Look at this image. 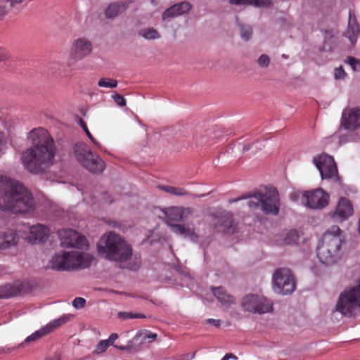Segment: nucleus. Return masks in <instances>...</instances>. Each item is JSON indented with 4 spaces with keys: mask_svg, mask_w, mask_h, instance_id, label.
I'll use <instances>...</instances> for the list:
<instances>
[{
    "mask_svg": "<svg viewBox=\"0 0 360 360\" xmlns=\"http://www.w3.org/2000/svg\"><path fill=\"white\" fill-rule=\"evenodd\" d=\"M27 139L33 147L22 152V163L28 172L39 174L53 163L56 150L53 139L47 130L41 127L30 131Z\"/></svg>",
    "mask_w": 360,
    "mask_h": 360,
    "instance_id": "nucleus-1",
    "label": "nucleus"
},
{
    "mask_svg": "<svg viewBox=\"0 0 360 360\" xmlns=\"http://www.w3.org/2000/svg\"><path fill=\"white\" fill-rule=\"evenodd\" d=\"M35 202L32 193L20 181L0 175V210L13 213L34 210Z\"/></svg>",
    "mask_w": 360,
    "mask_h": 360,
    "instance_id": "nucleus-2",
    "label": "nucleus"
},
{
    "mask_svg": "<svg viewBox=\"0 0 360 360\" xmlns=\"http://www.w3.org/2000/svg\"><path fill=\"white\" fill-rule=\"evenodd\" d=\"M98 252L105 258L115 261L123 268L137 270L141 259L132 252L131 245L122 236L110 231L105 233L97 243Z\"/></svg>",
    "mask_w": 360,
    "mask_h": 360,
    "instance_id": "nucleus-3",
    "label": "nucleus"
},
{
    "mask_svg": "<svg viewBox=\"0 0 360 360\" xmlns=\"http://www.w3.org/2000/svg\"><path fill=\"white\" fill-rule=\"evenodd\" d=\"M342 231L338 226H332L323 234L316 249L319 261L330 266L338 262L342 255Z\"/></svg>",
    "mask_w": 360,
    "mask_h": 360,
    "instance_id": "nucleus-4",
    "label": "nucleus"
},
{
    "mask_svg": "<svg viewBox=\"0 0 360 360\" xmlns=\"http://www.w3.org/2000/svg\"><path fill=\"white\" fill-rule=\"evenodd\" d=\"M247 200L246 205L250 210H261L265 214L277 215L280 210V198L277 190L274 188L259 191L248 196L229 200V203Z\"/></svg>",
    "mask_w": 360,
    "mask_h": 360,
    "instance_id": "nucleus-5",
    "label": "nucleus"
},
{
    "mask_svg": "<svg viewBox=\"0 0 360 360\" xmlns=\"http://www.w3.org/2000/svg\"><path fill=\"white\" fill-rule=\"evenodd\" d=\"M165 222L170 227L172 231L176 235L188 238L192 241L198 240V234L195 229L189 224H179L172 222L184 221L189 219L193 213L191 207L173 206L162 210Z\"/></svg>",
    "mask_w": 360,
    "mask_h": 360,
    "instance_id": "nucleus-6",
    "label": "nucleus"
},
{
    "mask_svg": "<svg viewBox=\"0 0 360 360\" xmlns=\"http://www.w3.org/2000/svg\"><path fill=\"white\" fill-rule=\"evenodd\" d=\"M94 257L93 255L79 251H60L51 259V268L57 271H70L89 267Z\"/></svg>",
    "mask_w": 360,
    "mask_h": 360,
    "instance_id": "nucleus-7",
    "label": "nucleus"
},
{
    "mask_svg": "<svg viewBox=\"0 0 360 360\" xmlns=\"http://www.w3.org/2000/svg\"><path fill=\"white\" fill-rule=\"evenodd\" d=\"M335 308L337 311L348 317L360 312V280L340 294Z\"/></svg>",
    "mask_w": 360,
    "mask_h": 360,
    "instance_id": "nucleus-8",
    "label": "nucleus"
},
{
    "mask_svg": "<svg viewBox=\"0 0 360 360\" xmlns=\"http://www.w3.org/2000/svg\"><path fill=\"white\" fill-rule=\"evenodd\" d=\"M73 153L77 160L92 173H101L105 169V162L92 153L89 147L84 143H76Z\"/></svg>",
    "mask_w": 360,
    "mask_h": 360,
    "instance_id": "nucleus-9",
    "label": "nucleus"
},
{
    "mask_svg": "<svg viewBox=\"0 0 360 360\" xmlns=\"http://www.w3.org/2000/svg\"><path fill=\"white\" fill-rule=\"evenodd\" d=\"M244 311L252 314H266L272 311L273 302L267 297L259 294H248L240 300Z\"/></svg>",
    "mask_w": 360,
    "mask_h": 360,
    "instance_id": "nucleus-10",
    "label": "nucleus"
},
{
    "mask_svg": "<svg viewBox=\"0 0 360 360\" xmlns=\"http://www.w3.org/2000/svg\"><path fill=\"white\" fill-rule=\"evenodd\" d=\"M92 51L93 44L88 38L80 37L73 39L67 60L68 67L73 68L77 63L90 56Z\"/></svg>",
    "mask_w": 360,
    "mask_h": 360,
    "instance_id": "nucleus-11",
    "label": "nucleus"
},
{
    "mask_svg": "<svg viewBox=\"0 0 360 360\" xmlns=\"http://www.w3.org/2000/svg\"><path fill=\"white\" fill-rule=\"evenodd\" d=\"M295 194L303 205L310 209L321 210L326 207L329 202V195L322 188L298 191Z\"/></svg>",
    "mask_w": 360,
    "mask_h": 360,
    "instance_id": "nucleus-12",
    "label": "nucleus"
},
{
    "mask_svg": "<svg viewBox=\"0 0 360 360\" xmlns=\"http://www.w3.org/2000/svg\"><path fill=\"white\" fill-rule=\"evenodd\" d=\"M273 289L281 295L292 293L295 290V282L291 271L286 268L276 269L272 276Z\"/></svg>",
    "mask_w": 360,
    "mask_h": 360,
    "instance_id": "nucleus-13",
    "label": "nucleus"
},
{
    "mask_svg": "<svg viewBox=\"0 0 360 360\" xmlns=\"http://www.w3.org/2000/svg\"><path fill=\"white\" fill-rule=\"evenodd\" d=\"M60 245L65 248H76L87 250L89 248L86 237L71 229H63L58 232Z\"/></svg>",
    "mask_w": 360,
    "mask_h": 360,
    "instance_id": "nucleus-14",
    "label": "nucleus"
},
{
    "mask_svg": "<svg viewBox=\"0 0 360 360\" xmlns=\"http://www.w3.org/2000/svg\"><path fill=\"white\" fill-rule=\"evenodd\" d=\"M313 162L319 169L321 179H332L338 176V169L332 156L321 154L315 156Z\"/></svg>",
    "mask_w": 360,
    "mask_h": 360,
    "instance_id": "nucleus-15",
    "label": "nucleus"
},
{
    "mask_svg": "<svg viewBox=\"0 0 360 360\" xmlns=\"http://www.w3.org/2000/svg\"><path fill=\"white\" fill-rule=\"evenodd\" d=\"M340 126L349 131L359 129L360 127V108H345L342 113Z\"/></svg>",
    "mask_w": 360,
    "mask_h": 360,
    "instance_id": "nucleus-16",
    "label": "nucleus"
},
{
    "mask_svg": "<svg viewBox=\"0 0 360 360\" xmlns=\"http://www.w3.org/2000/svg\"><path fill=\"white\" fill-rule=\"evenodd\" d=\"M21 230L29 231V236L26 238L32 243L45 240L48 238L50 233L49 228L42 224H37L31 226L24 224Z\"/></svg>",
    "mask_w": 360,
    "mask_h": 360,
    "instance_id": "nucleus-17",
    "label": "nucleus"
},
{
    "mask_svg": "<svg viewBox=\"0 0 360 360\" xmlns=\"http://www.w3.org/2000/svg\"><path fill=\"white\" fill-rule=\"evenodd\" d=\"M354 213L352 205L345 198H341L334 212L331 213L332 219L335 221H343Z\"/></svg>",
    "mask_w": 360,
    "mask_h": 360,
    "instance_id": "nucleus-18",
    "label": "nucleus"
},
{
    "mask_svg": "<svg viewBox=\"0 0 360 360\" xmlns=\"http://www.w3.org/2000/svg\"><path fill=\"white\" fill-rule=\"evenodd\" d=\"M191 8V4L187 1L176 4L162 13V19L164 21H170L173 18L188 13Z\"/></svg>",
    "mask_w": 360,
    "mask_h": 360,
    "instance_id": "nucleus-19",
    "label": "nucleus"
},
{
    "mask_svg": "<svg viewBox=\"0 0 360 360\" xmlns=\"http://www.w3.org/2000/svg\"><path fill=\"white\" fill-rule=\"evenodd\" d=\"M133 3V0H120L111 3L105 9V15L108 19H115L129 9Z\"/></svg>",
    "mask_w": 360,
    "mask_h": 360,
    "instance_id": "nucleus-20",
    "label": "nucleus"
},
{
    "mask_svg": "<svg viewBox=\"0 0 360 360\" xmlns=\"http://www.w3.org/2000/svg\"><path fill=\"white\" fill-rule=\"evenodd\" d=\"M19 236L13 230L8 229L0 233V249L6 250L17 245Z\"/></svg>",
    "mask_w": 360,
    "mask_h": 360,
    "instance_id": "nucleus-21",
    "label": "nucleus"
},
{
    "mask_svg": "<svg viewBox=\"0 0 360 360\" xmlns=\"http://www.w3.org/2000/svg\"><path fill=\"white\" fill-rule=\"evenodd\" d=\"M216 229L218 231L233 233L234 229L232 214L229 212H224L220 218L217 219Z\"/></svg>",
    "mask_w": 360,
    "mask_h": 360,
    "instance_id": "nucleus-22",
    "label": "nucleus"
},
{
    "mask_svg": "<svg viewBox=\"0 0 360 360\" xmlns=\"http://www.w3.org/2000/svg\"><path fill=\"white\" fill-rule=\"evenodd\" d=\"M229 3L234 6H253L257 8H271L273 6L272 0H229Z\"/></svg>",
    "mask_w": 360,
    "mask_h": 360,
    "instance_id": "nucleus-23",
    "label": "nucleus"
},
{
    "mask_svg": "<svg viewBox=\"0 0 360 360\" xmlns=\"http://www.w3.org/2000/svg\"><path fill=\"white\" fill-rule=\"evenodd\" d=\"M22 290V283L17 281L0 286V298H7L19 295Z\"/></svg>",
    "mask_w": 360,
    "mask_h": 360,
    "instance_id": "nucleus-24",
    "label": "nucleus"
},
{
    "mask_svg": "<svg viewBox=\"0 0 360 360\" xmlns=\"http://www.w3.org/2000/svg\"><path fill=\"white\" fill-rule=\"evenodd\" d=\"M212 291L217 300L226 307L235 302L233 297L228 294L223 287L212 288Z\"/></svg>",
    "mask_w": 360,
    "mask_h": 360,
    "instance_id": "nucleus-25",
    "label": "nucleus"
},
{
    "mask_svg": "<svg viewBox=\"0 0 360 360\" xmlns=\"http://www.w3.org/2000/svg\"><path fill=\"white\" fill-rule=\"evenodd\" d=\"M72 316L71 314H63L58 319L50 321L44 327L46 328L47 332L49 333L54 330L56 328L68 322Z\"/></svg>",
    "mask_w": 360,
    "mask_h": 360,
    "instance_id": "nucleus-26",
    "label": "nucleus"
},
{
    "mask_svg": "<svg viewBox=\"0 0 360 360\" xmlns=\"http://www.w3.org/2000/svg\"><path fill=\"white\" fill-rule=\"evenodd\" d=\"M159 189L175 196H188L190 195L189 192L186 191L184 188L176 187L172 186L161 185L158 187Z\"/></svg>",
    "mask_w": 360,
    "mask_h": 360,
    "instance_id": "nucleus-27",
    "label": "nucleus"
},
{
    "mask_svg": "<svg viewBox=\"0 0 360 360\" xmlns=\"http://www.w3.org/2000/svg\"><path fill=\"white\" fill-rule=\"evenodd\" d=\"M139 35L146 40H156L161 37L160 32L153 27H145L140 30Z\"/></svg>",
    "mask_w": 360,
    "mask_h": 360,
    "instance_id": "nucleus-28",
    "label": "nucleus"
},
{
    "mask_svg": "<svg viewBox=\"0 0 360 360\" xmlns=\"http://www.w3.org/2000/svg\"><path fill=\"white\" fill-rule=\"evenodd\" d=\"M49 334L47 332L46 328L44 326L41 328L39 330L35 331L30 335L27 336L25 340L21 342L20 344L18 345V347H22L25 344H28L32 342H35L38 340L39 339L41 338L42 337L45 336L46 335Z\"/></svg>",
    "mask_w": 360,
    "mask_h": 360,
    "instance_id": "nucleus-29",
    "label": "nucleus"
},
{
    "mask_svg": "<svg viewBox=\"0 0 360 360\" xmlns=\"http://www.w3.org/2000/svg\"><path fill=\"white\" fill-rule=\"evenodd\" d=\"M298 240V234L297 231L294 230H291L288 231L283 241L281 243V245H290L295 243Z\"/></svg>",
    "mask_w": 360,
    "mask_h": 360,
    "instance_id": "nucleus-30",
    "label": "nucleus"
},
{
    "mask_svg": "<svg viewBox=\"0 0 360 360\" xmlns=\"http://www.w3.org/2000/svg\"><path fill=\"white\" fill-rule=\"evenodd\" d=\"M117 84V80L106 77L101 78L98 82V86L108 89L115 88Z\"/></svg>",
    "mask_w": 360,
    "mask_h": 360,
    "instance_id": "nucleus-31",
    "label": "nucleus"
},
{
    "mask_svg": "<svg viewBox=\"0 0 360 360\" xmlns=\"http://www.w3.org/2000/svg\"><path fill=\"white\" fill-rule=\"evenodd\" d=\"M252 30L250 25H241L240 26V36L241 38L245 41H248L252 37Z\"/></svg>",
    "mask_w": 360,
    "mask_h": 360,
    "instance_id": "nucleus-32",
    "label": "nucleus"
},
{
    "mask_svg": "<svg viewBox=\"0 0 360 360\" xmlns=\"http://www.w3.org/2000/svg\"><path fill=\"white\" fill-rule=\"evenodd\" d=\"M81 126L82 127V129H84V131H85L86 136L89 138V139L91 141V142L96 146L98 147L99 149L101 150H103V146L102 145L98 142L97 141L94 137L93 136L91 135V134L90 133V131H89L88 128H87V126L86 125V124L82 121L81 120Z\"/></svg>",
    "mask_w": 360,
    "mask_h": 360,
    "instance_id": "nucleus-33",
    "label": "nucleus"
},
{
    "mask_svg": "<svg viewBox=\"0 0 360 360\" xmlns=\"http://www.w3.org/2000/svg\"><path fill=\"white\" fill-rule=\"evenodd\" d=\"M137 336L141 337L142 340L145 342L148 341V342H151L156 339L157 334L153 333L140 332L136 334V337Z\"/></svg>",
    "mask_w": 360,
    "mask_h": 360,
    "instance_id": "nucleus-34",
    "label": "nucleus"
},
{
    "mask_svg": "<svg viewBox=\"0 0 360 360\" xmlns=\"http://www.w3.org/2000/svg\"><path fill=\"white\" fill-rule=\"evenodd\" d=\"M109 346L108 341L106 340H103L97 344L94 352L97 354L103 353Z\"/></svg>",
    "mask_w": 360,
    "mask_h": 360,
    "instance_id": "nucleus-35",
    "label": "nucleus"
},
{
    "mask_svg": "<svg viewBox=\"0 0 360 360\" xmlns=\"http://www.w3.org/2000/svg\"><path fill=\"white\" fill-rule=\"evenodd\" d=\"M257 63L259 67L267 68L270 64V58L266 54H262L257 59Z\"/></svg>",
    "mask_w": 360,
    "mask_h": 360,
    "instance_id": "nucleus-36",
    "label": "nucleus"
},
{
    "mask_svg": "<svg viewBox=\"0 0 360 360\" xmlns=\"http://www.w3.org/2000/svg\"><path fill=\"white\" fill-rule=\"evenodd\" d=\"M8 149V143L5 136L0 132V157L4 155Z\"/></svg>",
    "mask_w": 360,
    "mask_h": 360,
    "instance_id": "nucleus-37",
    "label": "nucleus"
},
{
    "mask_svg": "<svg viewBox=\"0 0 360 360\" xmlns=\"http://www.w3.org/2000/svg\"><path fill=\"white\" fill-rule=\"evenodd\" d=\"M347 63L354 71H360V61L354 57L347 58Z\"/></svg>",
    "mask_w": 360,
    "mask_h": 360,
    "instance_id": "nucleus-38",
    "label": "nucleus"
},
{
    "mask_svg": "<svg viewBox=\"0 0 360 360\" xmlns=\"http://www.w3.org/2000/svg\"><path fill=\"white\" fill-rule=\"evenodd\" d=\"M9 10L10 6H8L6 3L0 1V20L8 13Z\"/></svg>",
    "mask_w": 360,
    "mask_h": 360,
    "instance_id": "nucleus-39",
    "label": "nucleus"
},
{
    "mask_svg": "<svg viewBox=\"0 0 360 360\" xmlns=\"http://www.w3.org/2000/svg\"><path fill=\"white\" fill-rule=\"evenodd\" d=\"M112 98H113L116 104L120 107H123L126 105V100L123 96L118 94H115L114 95L112 96Z\"/></svg>",
    "mask_w": 360,
    "mask_h": 360,
    "instance_id": "nucleus-40",
    "label": "nucleus"
},
{
    "mask_svg": "<svg viewBox=\"0 0 360 360\" xmlns=\"http://www.w3.org/2000/svg\"><path fill=\"white\" fill-rule=\"evenodd\" d=\"M86 300L82 297H76L73 302L72 305L76 309H82L84 307Z\"/></svg>",
    "mask_w": 360,
    "mask_h": 360,
    "instance_id": "nucleus-41",
    "label": "nucleus"
},
{
    "mask_svg": "<svg viewBox=\"0 0 360 360\" xmlns=\"http://www.w3.org/2000/svg\"><path fill=\"white\" fill-rule=\"evenodd\" d=\"M346 76V73L342 67L335 68V78L336 79H344Z\"/></svg>",
    "mask_w": 360,
    "mask_h": 360,
    "instance_id": "nucleus-42",
    "label": "nucleus"
},
{
    "mask_svg": "<svg viewBox=\"0 0 360 360\" xmlns=\"http://www.w3.org/2000/svg\"><path fill=\"white\" fill-rule=\"evenodd\" d=\"M18 345L15 347L5 346L0 347V354H9L15 349H18Z\"/></svg>",
    "mask_w": 360,
    "mask_h": 360,
    "instance_id": "nucleus-43",
    "label": "nucleus"
},
{
    "mask_svg": "<svg viewBox=\"0 0 360 360\" xmlns=\"http://www.w3.org/2000/svg\"><path fill=\"white\" fill-rule=\"evenodd\" d=\"M118 338V335L117 333H112L108 339H107L106 340L108 341V343L109 344V345H113L115 341Z\"/></svg>",
    "mask_w": 360,
    "mask_h": 360,
    "instance_id": "nucleus-44",
    "label": "nucleus"
},
{
    "mask_svg": "<svg viewBox=\"0 0 360 360\" xmlns=\"http://www.w3.org/2000/svg\"><path fill=\"white\" fill-rule=\"evenodd\" d=\"M143 317H145V316L141 314H134V313L128 312V315H126V316H124V319L143 318Z\"/></svg>",
    "mask_w": 360,
    "mask_h": 360,
    "instance_id": "nucleus-45",
    "label": "nucleus"
},
{
    "mask_svg": "<svg viewBox=\"0 0 360 360\" xmlns=\"http://www.w3.org/2000/svg\"><path fill=\"white\" fill-rule=\"evenodd\" d=\"M230 359H237V357L232 353H228L221 360H229Z\"/></svg>",
    "mask_w": 360,
    "mask_h": 360,
    "instance_id": "nucleus-46",
    "label": "nucleus"
},
{
    "mask_svg": "<svg viewBox=\"0 0 360 360\" xmlns=\"http://www.w3.org/2000/svg\"><path fill=\"white\" fill-rule=\"evenodd\" d=\"M259 144V146H261L262 144L259 143V142H256V143H253L251 146V147H248V146H245L244 148V150H249L250 148H258V145Z\"/></svg>",
    "mask_w": 360,
    "mask_h": 360,
    "instance_id": "nucleus-47",
    "label": "nucleus"
},
{
    "mask_svg": "<svg viewBox=\"0 0 360 360\" xmlns=\"http://www.w3.org/2000/svg\"><path fill=\"white\" fill-rule=\"evenodd\" d=\"M8 2H10V7L14 6L15 4H19L22 1V0H7Z\"/></svg>",
    "mask_w": 360,
    "mask_h": 360,
    "instance_id": "nucleus-48",
    "label": "nucleus"
},
{
    "mask_svg": "<svg viewBox=\"0 0 360 360\" xmlns=\"http://www.w3.org/2000/svg\"><path fill=\"white\" fill-rule=\"evenodd\" d=\"M46 360H60V357L58 355H55L48 358Z\"/></svg>",
    "mask_w": 360,
    "mask_h": 360,
    "instance_id": "nucleus-49",
    "label": "nucleus"
},
{
    "mask_svg": "<svg viewBox=\"0 0 360 360\" xmlns=\"http://www.w3.org/2000/svg\"><path fill=\"white\" fill-rule=\"evenodd\" d=\"M126 315H128V312H120L119 314V316L123 319H124V316H126Z\"/></svg>",
    "mask_w": 360,
    "mask_h": 360,
    "instance_id": "nucleus-50",
    "label": "nucleus"
},
{
    "mask_svg": "<svg viewBox=\"0 0 360 360\" xmlns=\"http://www.w3.org/2000/svg\"><path fill=\"white\" fill-rule=\"evenodd\" d=\"M210 322L214 323L215 326H219V320H214V319H209Z\"/></svg>",
    "mask_w": 360,
    "mask_h": 360,
    "instance_id": "nucleus-51",
    "label": "nucleus"
},
{
    "mask_svg": "<svg viewBox=\"0 0 360 360\" xmlns=\"http://www.w3.org/2000/svg\"><path fill=\"white\" fill-rule=\"evenodd\" d=\"M115 347L120 349H122V350H124L127 349V347H125V346H115Z\"/></svg>",
    "mask_w": 360,
    "mask_h": 360,
    "instance_id": "nucleus-52",
    "label": "nucleus"
},
{
    "mask_svg": "<svg viewBox=\"0 0 360 360\" xmlns=\"http://www.w3.org/2000/svg\"><path fill=\"white\" fill-rule=\"evenodd\" d=\"M2 59V50L0 49V60Z\"/></svg>",
    "mask_w": 360,
    "mask_h": 360,
    "instance_id": "nucleus-53",
    "label": "nucleus"
},
{
    "mask_svg": "<svg viewBox=\"0 0 360 360\" xmlns=\"http://www.w3.org/2000/svg\"><path fill=\"white\" fill-rule=\"evenodd\" d=\"M331 139H336V137H335V136H333L331 137Z\"/></svg>",
    "mask_w": 360,
    "mask_h": 360,
    "instance_id": "nucleus-54",
    "label": "nucleus"
},
{
    "mask_svg": "<svg viewBox=\"0 0 360 360\" xmlns=\"http://www.w3.org/2000/svg\"><path fill=\"white\" fill-rule=\"evenodd\" d=\"M3 270V267L0 266V272Z\"/></svg>",
    "mask_w": 360,
    "mask_h": 360,
    "instance_id": "nucleus-55",
    "label": "nucleus"
}]
</instances>
